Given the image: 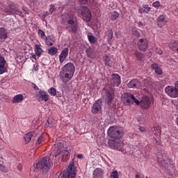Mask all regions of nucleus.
Returning <instances> with one entry per match:
<instances>
[{
    "mask_svg": "<svg viewBox=\"0 0 178 178\" xmlns=\"http://www.w3.org/2000/svg\"><path fill=\"white\" fill-rule=\"evenodd\" d=\"M44 141V139L42 138V136L39 137L38 138L37 143H36V145H40V144H42V142Z\"/></svg>",
    "mask_w": 178,
    "mask_h": 178,
    "instance_id": "79ce46f5",
    "label": "nucleus"
},
{
    "mask_svg": "<svg viewBox=\"0 0 178 178\" xmlns=\"http://www.w3.org/2000/svg\"><path fill=\"white\" fill-rule=\"evenodd\" d=\"M48 54H49V55H51V56L56 55V54H58V48H56L55 47H52L48 49Z\"/></svg>",
    "mask_w": 178,
    "mask_h": 178,
    "instance_id": "cd10ccee",
    "label": "nucleus"
},
{
    "mask_svg": "<svg viewBox=\"0 0 178 178\" xmlns=\"http://www.w3.org/2000/svg\"><path fill=\"white\" fill-rule=\"evenodd\" d=\"M8 38V29L5 28H0V40H6Z\"/></svg>",
    "mask_w": 178,
    "mask_h": 178,
    "instance_id": "a878e982",
    "label": "nucleus"
},
{
    "mask_svg": "<svg viewBox=\"0 0 178 178\" xmlns=\"http://www.w3.org/2000/svg\"><path fill=\"white\" fill-rule=\"evenodd\" d=\"M132 33L134 35H136V37H140V35H141V34L140 33V32H138V31H137V28L136 27L132 28Z\"/></svg>",
    "mask_w": 178,
    "mask_h": 178,
    "instance_id": "4c0bfd02",
    "label": "nucleus"
},
{
    "mask_svg": "<svg viewBox=\"0 0 178 178\" xmlns=\"http://www.w3.org/2000/svg\"><path fill=\"white\" fill-rule=\"evenodd\" d=\"M110 178H119V172L117 170H114L111 173Z\"/></svg>",
    "mask_w": 178,
    "mask_h": 178,
    "instance_id": "e433bc0d",
    "label": "nucleus"
},
{
    "mask_svg": "<svg viewBox=\"0 0 178 178\" xmlns=\"http://www.w3.org/2000/svg\"><path fill=\"white\" fill-rule=\"evenodd\" d=\"M152 6H154V8H159V6H161V2L159 1H156L152 3Z\"/></svg>",
    "mask_w": 178,
    "mask_h": 178,
    "instance_id": "ea45409f",
    "label": "nucleus"
},
{
    "mask_svg": "<svg viewBox=\"0 0 178 178\" xmlns=\"http://www.w3.org/2000/svg\"><path fill=\"white\" fill-rule=\"evenodd\" d=\"M165 92L171 98H177L178 90L174 86H168L165 88Z\"/></svg>",
    "mask_w": 178,
    "mask_h": 178,
    "instance_id": "9b49d317",
    "label": "nucleus"
},
{
    "mask_svg": "<svg viewBox=\"0 0 178 178\" xmlns=\"http://www.w3.org/2000/svg\"><path fill=\"white\" fill-rule=\"evenodd\" d=\"M108 135L111 138L119 140V138H122L123 137V132L119 127H111L108 130Z\"/></svg>",
    "mask_w": 178,
    "mask_h": 178,
    "instance_id": "423d86ee",
    "label": "nucleus"
},
{
    "mask_svg": "<svg viewBox=\"0 0 178 178\" xmlns=\"http://www.w3.org/2000/svg\"><path fill=\"white\" fill-rule=\"evenodd\" d=\"M135 56L138 59V60H143V59H144V54L140 51H135Z\"/></svg>",
    "mask_w": 178,
    "mask_h": 178,
    "instance_id": "473e14b6",
    "label": "nucleus"
},
{
    "mask_svg": "<svg viewBox=\"0 0 178 178\" xmlns=\"http://www.w3.org/2000/svg\"><path fill=\"white\" fill-rule=\"evenodd\" d=\"M9 6L10 10H5V12L7 13V15H19V16L22 15L20 10L17 8L16 5L11 3Z\"/></svg>",
    "mask_w": 178,
    "mask_h": 178,
    "instance_id": "f8f14e48",
    "label": "nucleus"
},
{
    "mask_svg": "<svg viewBox=\"0 0 178 178\" xmlns=\"http://www.w3.org/2000/svg\"><path fill=\"white\" fill-rule=\"evenodd\" d=\"M93 178H102L104 177V170L101 168H96L93 172Z\"/></svg>",
    "mask_w": 178,
    "mask_h": 178,
    "instance_id": "aec40b11",
    "label": "nucleus"
},
{
    "mask_svg": "<svg viewBox=\"0 0 178 178\" xmlns=\"http://www.w3.org/2000/svg\"><path fill=\"white\" fill-rule=\"evenodd\" d=\"M170 49L172 51H175L178 54V41L177 40H171L169 43Z\"/></svg>",
    "mask_w": 178,
    "mask_h": 178,
    "instance_id": "4be33fe9",
    "label": "nucleus"
},
{
    "mask_svg": "<svg viewBox=\"0 0 178 178\" xmlns=\"http://www.w3.org/2000/svg\"><path fill=\"white\" fill-rule=\"evenodd\" d=\"M152 133L154 134V136H161V127L157 126L156 127H154L152 129Z\"/></svg>",
    "mask_w": 178,
    "mask_h": 178,
    "instance_id": "c85d7f7f",
    "label": "nucleus"
},
{
    "mask_svg": "<svg viewBox=\"0 0 178 178\" xmlns=\"http://www.w3.org/2000/svg\"><path fill=\"white\" fill-rule=\"evenodd\" d=\"M150 8L148 6H143V7L139 8L140 13H148Z\"/></svg>",
    "mask_w": 178,
    "mask_h": 178,
    "instance_id": "c756f323",
    "label": "nucleus"
},
{
    "mask_svg": "<svg viewBox=\"0 0 178 178\" xmlns=\"http://www.w3.org/2000/svg\"><path fill=\"white\" fill-rule=\"evenodd\" d=\"M68 55H69V48L67 47L64 48L59 55L60 63H63V62H65V60L67 58Z\"/></svg>",
    "mask_w": 178,
    "mask_h": 178,
    "instance_id": "a211bd4d",
    "label": "nucleus"
},
{
    "mask_svg": "<svg viewBox=\"0 0 178 178\" xmlns=\"http://www.w3.org/2000/svg\"><path fill=\"white\" fill-rule=\"evenodd\" d=\"M49 10L51 13L52 12H54V10H56V7L55 6V5H51Z\"/></svg>",
    "mask_w": 178,
    "mask_h": 178,
    "instance_id": "de8ad7c7",
    "label": "nucleus"
},
{
    "mask_svg": "<svg viewBox=\"0 0 178 178\" xmlns=\"http://www.w3.org/2000/svg\"><path fill=\"white\" fill-rule=\"evenodd\" d=\"M5 63H6L5 58L3 57H0V74H3L6 70V68H5Z\"/></svg>",
    "mask_w": 178,
    "mask_h": 178,
    "instance_id": "393cba45",
    "label": "nucleus"
},
{
    "mask_svg": "<svg viewBox=\"0 0 178 178\" xmlns=\"http://www.w3.org/2000/svg\"><path fill=\"white\" fill-rule=\"evenodd\" d=\"M54 145L57 149L56 153L54 154V158L58 159V162H60L63 159L64 155H69V152L67 150H62V148H63V143H57Z\"/></svg>",
    "mask_w": 178,
    "mask_h": 178,
    "instance_id": "20e7f679",
    "label": "nucleus"
},
{
    "mask_svg": "<svg viewBox=\"0 0 178 178\" xmlns=\"http://www.w3.org/2000/svg\"><path fill=\"white\" fill-rule=\"evenodd\" d=\"M119 17V13L116 11H113L111 14V19L113 21L117 20Z\"/></svg>",
    "mask_w": 178,
    "mask_h": 178,
    "instance_id": "7c9ffc66",
    "label": "nucleus"
},
{
    "mask_svg": "<svg viewBox=\"0 0 178 178\" xmlns=\"http://www.w3.org/2000/svg\"><path fill=\"white\" fill-rule=\"evenodd\" d=\"M77 158H79V159H82V158H83V154H78V155H77Z\"/></svg>",
    "mask_w": 178,
    "mask_h": 178,
    "instance_id": "bf43d9fd",
    "label": "nucleus"
},
{
    "mask_svg": "<svg viewBox=\"0 0 178 178\" xmlns=\"http://www.w3.org/2000/svg\"><path fill=\"white\" fill-rule=\"evenodd\" d=\"M108 39L112 40V38H113V31H112V29H110L108 31Z\"/></svg>",
    "mask_w": 178,
    "mask_h": 178,
    "instance_id": "58836bf2",
    "label": "nucleus"
},
{
    "mask_svg": "<svg viewBox=\"0 0 178 178\" xmlns=\"http://www.w3.org/2000/svg\"><path fill=\"white\" fill-rule=\"evenodd\" d=\"M74 177H76V167L73 163L70 164L67 171H64L58 175V178H74Z\"/></svg>",
    "mask_w": 178,
    "mask_h": 178,
    "instance_id": "39448f33",
    "label": "nucleus"
},
{
    "mask_svg": "<svg viewBox=\"0 0 178 178\" xmlns=\"http://www.w3.org/2000/svg\"><path fill=\"white\" fill-rule=\"evenodd\" d=\"M38 34L40 37L42 38V40H44L45 41H47V36L45 35V33L44 32V31L39 29L38 31Z\"/></svg>",
    "mask_w": 178,
    "mask_h": 178,
    "instance_id": "2f4dec72",
    "label": "nucleus"
},
{
    "mask_svg": "<svg viewBox=\"0 0 178 178\" xmlns=\"http://www.w3.org/2000/svg\"><path fill=\"white\" fill-rule=\"evenodd\" d=\"M156 54H159V55H162L163 54V51L160 48L156 49Z\"/></svg>",
    "mask_w": 178,
    "mask_h": 178,
    "instance_id": "49530a36",
    "label": "nucleus"
},
{
    "mask_svg": "<svg viewBox=\"0 0 178 178\" xmlns=\"http://www.w3.org/2000/svg\"><path fill=\"white\" fill-rule=\"evenodd\" d=\"M17 168H18V170H19V171L22 170V169L23 168L22 165L21 164H19Z\"/></svg>",
    "mask_w": 178,
    "mask_h": 178,
    "instance_id": "13d9d810",
    "label": "nucleus"
},
{
    "mask_svg": "<svg viewBox=\"0 0 178 178\" xmlns=\"http://www.w3.org/2000/svg\"><path fill=\"white\" fill-rule=\"evenodd\" d=\"M155 73L156 74H159V75H161V74H162V73H163V72H162V69H161V67H158V68H156V70H155Z\"/></svg>",
    "mask_w": 178,
    "mask_h": 178,
    "instance_id": "37998d69",
    "label": "nucleus"
},
{
    "mask_svg": "<svg viewBox=\"0 0 178 178\" xmlns=\"http://www.w3.org/2000/svg\"><path fill=\"white\" fill-rule=\"evenodd\" d=\"M79 13L82 15L83 19L85 22H91V11H90V9L86 6H81L78 10Z\"/></svg>",
    "mask_w": 178,
    "mask_h": 178,
    "instance_id": "6e6552de",
    "label": "nucleus"
},
{
    "mask_svg": "<svg viewBox=\"0 0 178 178\" xmlns=\"http://www.w3.org/2000/svg\"><path fill=\"white\" fill-rule=\"evenodd\" d=\"M48 92L51 97H55L56 95V89L55 88H50L48 90Z\"/></svg>",
    "mask_w": 178,
    "mask_h": 178,
    "instance_id": "72a5a7b5",
    "label": "nucleus"
},
{
    "mask_svg": "<svg viewBox=\"0 0 178 178\" xmlns=\"http://www.w3.org/2000/svg\"><path fill=\"white\" fill-rule=\"evenodd\" d=\"M33 70H35V72H37V70H38V65H33Z\"/></svg>",
    "mask_w": 178,
    "mask_h": 178,
    "instance_id": "864d4df0",
    "label": "nucleus"
},
{
    "mask_svg": "<svg viewBox=\"0 0 178 178\" xmlns=\"http://www.w3.org/2000/svg\"><path fill=\"white\" fill-rule=\"evenodd\" d=\"M105 65L106 66H111L112 63H111V60L109 59L108 57H106L105 58Z\"/></svg>",
    "mask_w": 178,
    "mask_h": 178,
    "instance_id": "a19ab883",
    "label": "nucleus"
},
{
    "mask_svg": "<svg viewBox=\"0 0 178 178\" xmlns=\"http://www.w3.org/2000/svg\"><path fill=\"white\" fill-rule=\"evenodd\" d=\"M74 65L72 63H67L63 67V73H61L60 77L64 83H67L69 80H72V78L74 75L75 71Z\"/></svg>",
    "mask_w": 178,
    "mask_h": 178,
    "instance_id": "f257e3e1",
    "label": "nucleus"
},
{
    "mask_svg": "<svg viewBox=\"0 0 178 178\" xmlns=\"http://www.w3.org/2000/svg\"><path fill=\"white\" fill-rule=\"evenodd\" d=\"M86 54L88 58H90L92 59L94 58V54L92 53V50H91V49H87Z\"/></svg>",
    "mask_w": 178,
    "mask_h": 178,
    "instance_id": "c9c22d12",
    "label": "nucleus"
},
{
    "mask_svg": "<svg viewBox=\"0 0 178 178\" xmlns=\"http://www.w3.org/2000/svg\"><path fill=\"white\" fill-rule=\"evenodd\" d=\"M123 102L126 105H133L134 102L136 104V105H140V101L137 99L134 95H131L130 93H124L123 96Z\"/></svg>",
    "mask_w": 178,
    "mask_h": 178,
    "instance_id": "0eeeda50",
    "label": "nucleus"
},
{
    "mask_svg": "<svg viewBox=\"0 0 178 178\" xmlns=\"http://www.w3.org/2000/svg\"><path fill=\"white\" fill-rule=\"evenodd\" d=\"M36 134L35 132H29L26 134L24 135V138L25 140L26 144H29L30 141H31L32 137H35Z\"/></svg>",
    "mask_w": 178,
    "mask_h": 178,
    "instance_id": "b1692460",
    "label": "nucleus"
},
{
    "mask_svg": "<svg viewBox=\"0 0 178 178\" xmlns=\"http://www.w3.org/2000/svg\"><path fill=\"white\" fill-rule=\"evenodd\" d=\"M47 45H48V47H52L54 45V43L53 42H47Z\"/></svg>",
    "mask_w": 178,
    "mask_h": 178,
    "instance_id": "4d7b16f0",
    "label": "nucleus"
},
{
    "mask_svg": "<svg viewBox=\"0 0 178 178\" xmlns=\"http://www.w3.org/2000/svg\"><path fill=\"white\" fill-rule=\"evenodd\" d=\"M35 55H37V56H41V55L42 54V52H44V51L42 50V49L41 47H40V45L35 44Z\"/></svg>",
    "mask_w": 178,
    "mask_h": 178,
    "instance_id": "bb28decb",
    "label": "nucleus"
},
{
    "mask_svg": "<svg viewBox=\"0 0 178 178\" xmlns=\"http://www.w3.org/2000/svg\"><path fill=\"white\" fill-rule=\"evenodd\" d=\"M106 99L108 105H111V104H112V100L113 99V93L108 90H106Z\"/></svg>",
    "mask_w": 178,
    "mask_h": 178,
    "instance_id": "5701e85b",
    "label": "nucleus"
},
{
    "mask_svg": "<svg viewBox=\"0 0 178 178\" xmlns=\"http://www.w3.org/2000/svg\"><path fill=\"white\" fill-rule=\"evenodd\" d=\"M51 166L52 162L51 161V158L48 156L43 157L38 163L33 165L35 169L42 170L43 173L49 172Z\"/></svg>",
    "mask_w": 178,
    "mask_h": 178,
    "instance_id": "7ed1b4c3",
    "label": "nucleus"
},
{
    "mask_svg": "<svg viewBox=\"0 0 178 178\" xmlns=\"http://www.w3.org/2000/svg\"><path fill=\"white\" fill-rule=\"evenodd\" d=\"M166 23H168V17L166 15H160L157 18V24L159 27H163Z\"/></svg>",
    "mask_w": 178,
    "mask_h": 178,
    "instance_id": "6ab92c4d",
    "label": "nucleus"
},
{
    "mask_svg": "<svg viewBox=\"0 0 178 178\" xmlns=\"http://www.w3.org/2000/svg\"><path fill=\"white\" fill-rule=\"evenodd\" d=\"M79 2L81 3H83V5H86V3H87V2H88V0H79Z\"/></svg>",
    "mask_w": 178,
    "mask_h": 178,
    "instance_id": "603ef678",
    "label": "nucleus"
},
{
    "mask_svg": "<svg viewBox=\"0 0 178 178\" xmlns=\"http://www.w3.org/2000/svg\"><path fill=\"white\" fill-rule=\"evenodd\" d=\"M109 145L113 149H118V151H122L123 148L122 143H118L115 140H110Z\"/></svg>",
    "mask_w": 178,
    "mask_h": 178,
    "instance_id": "f3484780",
    "label": "nucleus"
},
{
    "mask_svg": "<svg viewBox=\"0 0 178 178\" xmlns=\"http://www.w3.org/2000/svg\"><path fill=\"white\" fill-rule=\"evenodd\" d=\"M138 26H139V27H143V26H145V24L141 22H138Z\"/></svg>",
    "mask_w": 178,
    "mask_h": 178,
    "instance_id": "6e6d98bb",
    "label": "nucleus"
},
{
    "mask_svg": "<svg viewBox=\"0 0 178 178\" xmlns=\"http://www.w3.org/2000/svg\"><path fill=\"white\" fill-rule=\"evenodd\" d=\"M152 69H154V70H156L158 69L159 67L158 66V64H156V63H153V64L152 65Z\"/></svg>",
    "mask_w": 178,
    "mask_h": 178,
    "instance_id": "09e8293b",
    "label": "nucleus"
},
{
    "mask_svg": "<svg viewBox=\"0 0 178 178\" xmlns=\"http://www.w3.org/2000/svg\"><path fill=\"white\" fill-rule=\"evenodd\" d=\"M139 130L140 131H141L142 133H144V131H145V128L144 127H139Z\"/></svg>",
    "mask_w": 178,
    "mask_h": 178,
    "instance_id": "5fc2aeb1",
    "label": "nucleus"
},
{
    "mask_svg": "<svg viewBox=\"0 0 178 178\" xmlns=\"http://www.w3.org/2000/svg\"><path fill=\"white\" fill-rule=\"evenodd\" d=\"M65 29L69 31V33H77L79 30V24L76 19H74V15L67 14L65 17Z\"/></svg>",
    "mask_w": 178,
    "mask_h": 178,
    "instance_id": "f03ea898",
    "label": "nucleus"
},
{
    "mask_svg": "<svg viewBox=\"0 0 178 178\" xmlns=\"http://www.w3.org/2000/svg\"><path fill=\"white\" fill-rule=\"evenodd\" d=\"M102 108V102H101V100H97L93 104L91 112L92 113H94V115H96V113H99V112H101Z\"/></svg>",
    "mask_w": 178,
    "mask_h": 178,
    "instance_id": "4468645a",
    "label": "nucleus"
},
{
    "mask_svg": "<svg viewBox=\"0 0 178 178\" xmlns=\"http://www.w3.org/2000/svg\"><path fill=\"white\" fill-rule=\"evenodd\" d=\"M35 97L39 102L41 101H44V102L49 101V95H48V93L44 90H40L36 92Z\"/></svg>",
    "mask_w": 178,
    "mask_h": 178,
    "instance_id": "9d476101",
    "label": "nucleus"
},
{
    "mask_svg": "<svg viewBox=\"0 0 178 178\" xmlns=\"http://www.w3.org/2000/svg\"><path fill=\"white\" fill-rule=\"evenodd\" d=\"M31 59L32 62H37V56H35V54H33L31 56Z\"/></svg>",
    "mask_w": 178,
    "mask_h": 178,
    "instance_id": "c03bdc74",
    "label": "nucleus"
},
{
    "mask_svg": "<svg viewBox=\"0 0 178 178\" xmlns=\"http://www.w3.org/2000/svg\"><path fill=\"white\" fill-rule=\"evenodd\" d=\"M152 103V99H151L148 96H145L142 97L140 102H139V105L141 109H149V106H151V104Z\"/></svg>",
    "mask_w": 178,
    "mask_h": 178,
    "instance_id": "1a4fd4ad",
    "label": "nucleus"
},
{
    "mask_svg": "<svg viewBox=\"0 0 178 178\" xmlns=\"http://www.w3.org/2000/svg\"><path fill=\"white\" fill-rule=\"evenodd\" d=\"M111 86L113 87H119L120 86V76L118 74H113L110 80Z\"/></svg>",
    "mask_w": 178,
    "mask_h": 178,
    "instance_id": "2eb2a0df",
    "label": "nucleus"
},
{
    "mask_svg": "<svg viewBox=\"0 0 178 178\" xmlns=\"http://www.w3.org/2000/svg\"><path fill=\"white\" fill-rule=\"evenodd\" d=\"M154 141L156 144H158V140L156 138L154 139Z\"/></svg>",
    "mask_w": 178,
    "mask_h": 178,
    "instance_id": "052dcab7",
    "label": "nucleus"
},
{
    "mask_svg": "<svg viewBox=\"0 0 178 178\" xmlns=\"http://www.w3.org/2000/svg\"><path fill=\"white\" fill-rule=\"evenodd\" d=\"M135 178H144V175L141 174V172H137Z\"/></svg>",
    "mask_w": 178,
    "mask_h": 178,
    "instance_id": "a18cd8bd",
    "label": "nucleus"
},
{
    "mask_svg": "<svg viewBox=\"0 0 178 178\" xmlns=\"http://www.w3.org/2000/svg\"><path fill=\"white\" fill-rule=\"evenodd\" d=\"M24 100V96H23V95H22V94H19V95H15L13 98L12 102H13V104H20V102H22Z\"/></svg>",
    "mask_w": 178,
    "mask_h": 178,
    "instance_id": "412c9836",
    "label": "nucleus"
},
{
    "mask_svg": "<svg viewBox=\"0 0 178 178\" xmlns=\"http://www.w3.org/2000/svg\"><path fill=\"white\" fill-rule=\"evenodd\" d=\"M0 170L1 172H6V168L2 165H0Z\"/></svg>",
    "mask_w": 178,
    "mask_h": 178,
    "instance_id": "8fccbe9b",
    "label": "nucleus"
},
{
    "mask_svg": "<svg viewBox=\"0 0 178 178\" xmlns=\"http://www.w3.org/2000/svg\"><path fill=\"white\" fill-rule=\"evenodd\" d=\"M88 38L91 44H95V42L97 41V39H95V37L92 35H89L88 36Z\"/></svg>",
    "mask_w": 178,
    "mask_h": 178,
    "instance_id": "f704fd0d",
    "label": "nucleus"
},
{
    "mask_svg": "<svg viewBox=\"0 0 178 178\" xmlns=\"http://www.w3.org/2000/svg\"><path fill=\"white\" fill-rule=\"evenodd\" d=\"M143 83L138 79H133L128 83L129 88H141Z\"/></svg>",
    "mask_w": 178,
    "mask_h": 178,
    "instance_id": "dca6fc26",
    "label": "nucleus"
},
{
    "mask_svg": "<svg viewBox=\"0 0 178 178\" xmlns=\"http://www.w3.org/2000/svg\"><path fill=\"white\" fill-rule=\"evenodd\" d=\"M138 49L140 51H143V52H145L147 49H148V40L145 38H141L138 40Z\"/></svg>",
    "mask_w": 178,
    "mask_h": 178,
    "instance_id": "ddd939ff",
    "label": "nucleus"
},
{
    "mask_svg": "<svg viewBox=\"0 0 178 178\" xmlns=\"http://www.w3.org/2000/svg\"><path fill=\"white\" fill-rule=\"evenodd\" d=\"M32 87L35 91H38V90H39L38 86H37V85H35V83H32Z\"/></svg>",
    "mask_w": 178,
    "mask_h": 178,
    "instance_id": "3c124183",
    "label": "nucleus"
}]
</instances>
